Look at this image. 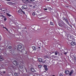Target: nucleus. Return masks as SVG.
<instances>
[{"mask_svg":"<svg viewBox=\"0 0 76 76\" xmlns=\"http://www.w3.org/2000/svg\"><path fill=\"white\" fill-rule=\"evenodd\" d=\"M60 22L62 24L60 23H58V25L59 26H60V27L66 28V26L67 25L66 24H65L64 23V22L62 20H60Z\"/></svg>","mask_w":76,"mask_h":76,"instance_id":"f257e3e1","label":"nucleus"},{"mask_svg":"<svg viewBox=\"0 0 76 76\" xmlns=\"http://www.w3.org/2000/svg\"><path fill=\"white\" fill-rule=\"evenodd\" d=\"M18 13L20 15H22V13L25 14V12L23 11L22 10H18Z\"/></svg>","mask_w":76,"mask_h":76,"instance_id":"f03ea898","label":"nucleus"},{"mask_svg":"<svg viewBox=\"0 0 76 76\" xmlns=\"http://www.w3.org/2000/svg\"><path fill=\"white\" fill-rule=\"evenodd\" d=\"M22 45H18V48L19 49H17V50L18 51H20L21 53H22V50H20V49L22 48Z\"/></svg>","mask_w":76,"mask_h":76,"instance_id":"7ed1b4c3","label":"nucleus"},{"mask_svg":"<svg viewBox=\"0 0 76 76\" xmlns=\"http://www.w3.org/2000/svg\"><path fill=\"white\" fill-rule=\"evenodd\" d=\"M63 20H65V21H66V22L67 24H69V23L68 20H67V17H63Z\"/></svg>","mask_w":76,"mask_h":76,"instance_id":"20e7f679","label":"nucleus"},{"mask_svg":"<svg viewBox=\"0 0 76 76\" xmlns=\"http://www.w3.org/2000/svg\"><path fill=\"white\" fill-rule=\"evenodd\" d=\"M23 9H25L27 8V6L26 5H23L22 7Z\"/></svg>","mask_w":76,"mask_h":76,"instance_id":"39448f33","label":"nucleus"},{"mask_svg":"<svg viewBox=\"0 0 76 76\" xmlns=\"http://www.w3.org/2000/svg\"><path fill=\"white\" fill-rule=\"evenodd\" d=\"M13 64L15 66L18 65V62L16 61H14L13 62Z\"/></svg>","mask_w":76,"mask_h":76,"instance_id":"423d86ee","label":"nucleus"},{"mask_svg":"<svg viewBox=\"0 0 76 76\" xmlns=\"http://www.w3.org/2000/svg\"><path fill=\"white\" fill-rule=\"evenodd\" d=\"M65 72L66 74L67 75V74H69V73H70V72H69V71L66 70H65Z\"/></svg>","mask_w":76,"mask_h":76,"instance_id":"0eeeda50","label":"nucleus"},{"mask_svg":"<svg viewBox=\"0 0 76 76\" xmlns=\"http://www.w3.org/2000/svg\"><path fill=\"white\" fill-rule=\"evenodd\" d=\"M38 18H39V19H41L42 18V14H39L38 15Z\"/></svg>","mask_w":76,"mask_h":76,"instance_id":"6e6552de","label":"nucleus"},{"mask_svg":"<svg viewBox=\"0 0 76 76\" xmlns=\"http://www.w3.org/2000/svg\"><path fill=\"white\" fill-rule=\"evenodd\" d=\"M71 44L72 45H76V43L74 42H72Z\"/></svg>","mask_w":76,"mask_h":76,"instance_id":"1a4fd4ad","label":"nucleus"},{"mask_svg":"<svg viewBox=\"0 0 76 76\" xmlns=\"http://www.w3.org/2000/svg\"><path fill=\"white\" fill-rule=\"evenodd\" d=\"M66 50H67V49L66 48L65 50L64 51V55H66V54L67 53V52L66 51Z\"/></svg>","mask_w":76,"mask_h":76,"instance_id":"9d476101","label":"nucleus"},{"mask_svg":"<svg viewBox=\"0 0 76 76\" xmlns=\"http://www.w3.org/2000/svg\"><path fill=\"white\" fill-rule=\"evenodd\" d=\"M73 7L72 6H70V7L69 8V10H73Z\"/></svg>","mask_w":76,"mask_h":76,"instance_id":"9b49d317","label":"nucleus"},{"mask_svg":"<svg viewBox=\"0 0 76 76\" xmlns=\"http://www.w3.org/2000/svg\"><path fill=\"white\" fill-rule=\"evenodd\" d=\"M38 60L39 62H42V60L41 58H39L38 59Z\"/></svg>","mask_w":76,"mask_h":76,"instance_id":"f8f14e48","label":"nucleus"},{"mask_svg":"<svg viewBox=\"0 0 76 76\" xmlns=\"http://www.w3.org/2000/svg\"><path fill=\"white\" fill-rule=\"evenodd\" d=\"M50 25H51L52 26H54V23H53V22H50Z\"/></svg>","mask_w":76,"mask_h":76,"instance_id":"ddd939ff","label":"nucleus"},{"mask_svg":"<svg viewBox=\"0 0 76 76\" xmlns=\"http://www.w3.org/2000/svg\"><path fill=\"white\" fill-rule=\"evenodd\" d=\"M15 76H19V74L17 73H15L14 74Z\"/></svg>","mask_w":76,"mask_h":76,"instance_id":"4468645a","label":"nucleus"},{"mask_svg":"<svg viewBox=\"0 0 76 76\" xmlns=\"http://www.w3.org/2000/svg\"><path fill=\"white\" fill-rule=\"evenodd\" d=\"M53 39L54 40V41H55V40H56V36H54L53 37Z\"/></svg>","mask_w":76,"mask_h":76,"instance_id":"2eb2a0df","label":"nucleus"},{"mask_svg":"<svg viewBox=\"0 0 76 76\" xmlns=\"http://www.w3.org/2000/svg\"><path fill=\"white\" fill-rule=\"evenodd\" d=\"M32 48L33 50H36V48L34 46H33L32 47Z\"/></svg>","mask_w":76,"mask_h":76,"instance_id":"dca6fc26","label":"nucleus"},{"mask_svg":"<svg viewBox=\"0 0 76 76\" xmlns=\"http://www.w3.org/2000/svg\"><path fill=\"white\" fill-rule=\"evenodd\" d=\"M48 9H49V10H52V8L50 7H47Z\"/></svg>","mask_w":76,"mask_h":76,"instance_id":"f3484780","label":"nucleus"},{"mask_svg":"<svg viewBox=\"0 0 76 76\" xmlns=\"http://www.w3.org/2000/svg\"><path fill=\"white\" fill-rule=\"evenodd\" d=\"M3 59L2 58V57L0 56V61H3Z\"/></svg>","mask_w":76,"mask_h":76,"instance_id":"a211bd4d","label":"nucleus"},{"mask_svg":"<svg viewBox=\"0 0 76 76\" xmlns=\"http://www.w3.org/2000/svg\"><path fill=\"white\" fill-rule=\"evenodd\" d=\"M73 74V72L72 71H71L69 74V76H71L72 75V74Z\"/></svg>","mask_w":76,"mask_h":76,"instance_id":"6ab92c4d","label":"nucleus"},{"mask_svg":"<svg viewBox=\"0 0 76 76\" xmlns=\"http://www.w3.org/2000/svg\"><path fill=\"white\" fill-rule=\"evenodd\" d=\"M7 16H9V17H10V16H11L8 13H7Z\"/></svg>","mask_w":76,"mask_h":76,"instance_id":"aec40b11","label":"nucleus"},{"mask_svg":"<svg viewBox=\"0 0 76 76\" xmlns=\"http://www.w3.org/2000/svg\"><path fill=\"white\" fill-rule=\"evenodd\" d=\"M19 67L20 68V69H23V66H19Z\"/></svg>","mask_w":76,"mask_h":76,"instance_id":"412c9836","label":"nucleus"},{"mask_svg":"<svg viewBox=\"0 0 76 76\" xmlns=\"http://www.w3.org/2000/svg\"><path fill=\"white\" fill-rule=\"evenodd\" d=\"M38 67L40 69L42 67V65H39L38 66Z\"/></svg>","mask_w":76,"mask_h":76,"instance_id":"4be33fe9","label":"nucleus"},{"mask_svg":"<svg viewBox=\"0 0 76 76\" xmlns=\"http://www.w3.org/2000/svg\"><path fill=\"white\" fill-rule=\"evenodd\" d=\"M36 15V13H35V12H33V13H32V15H33V16H35V15Z\"/></svg>","mask_w":76,"mask_h":76,"instance_id":"5701e85b","label":"nucleus"},{"mask_svg":"<svg viewBox=\"0 0 76 76\" xmlns=\"http://www.w3.org/2000/svg\"><path fill=\"white\" fill-rule=\"evenodd\" d=\"M7 20V18L6 17H4V21H6Z\"/></svg>","mask_w":76,"mask_h":76,"instance_id":"b1692460","label":"nucleus"},{"mask_svg":"<svg viewBox=\"0 0 76 76\" xmlns=\"http://www.w3.org/2000/svg\"><path fill=\"white\" fill-rule=\"evenodd\" d=\"M44 68H46L47 67V66L46 65H44Z\"/></svg>","mask_w":76,"mask_h":76,"instance_id":"393cba45","label":"nucleus"},{"mask_svg":"<svg viewBox=\"0 0 76 76\" xmlns=\"http://www.w3.org/2000/svg\"><path fill=\"white\" fill-rule=\"evenodd\" d=\"M74 60H75V61H76V57H75L74 58Z\"/></svg>","mask_w":76,"mask_h":76,"instance_id":"a878e982","label":"nucleus"},{"mask_svg":"<svg viewBox=\"0 0 76 76\" xmlns=\"http://www.w3.org/2000/svg\"><path fill=\"white\" fill-rule=\"evenodd\" d=\"M31 71H32V72H34V71H35V70H34V69L33 68H32L31 69Z\"/></svg>","mask_w":76,"mask_h":76,"instance_id":"bb28decb","label":"nucleus"},{"mask_svg":"<svg viewBox=\"0 0 76 76\" xmlns=\"http://www.w3.org/2000/svg\"><path fill=\"white\" fill-rule=\"evenodd\" d=\"M4 29H6L7 30V31H8V29L7 28L5 27H4Z\"/></svg>","mask_w":76,"mask_h":76,"instance_id":"cd10ccee","label":"nucleus"},{"mask_svg":"<svg viewBox=\"0 0 76 76\" xmlns=\"http://www.w3.org/2000/svg\"><path fill=\"white\" fill-rule=\"evenodd\" d=\"M12 46H10L8 47V48L9 49H11V48H12Z\"/></svg>","mask_w":76,"mask_h":76,"instance_id":"c85d7f7f","label":"nucleus"},{"mask_svg":"<svg viewBox=\"0 0 76 76\" xmlns=\"http://www.w3.org/2000/svg\"><path fill=\"white\" fill-rule=\"evenodd\" d=\"M45 70H48V68H45Z\"/></svg>","mask_w":76,"mask_h":76,"instance_id":"c756f323","label":"nucleus"},{"mask_svg":"<svg viewBox=\"0 0 76 76\" xmlns=\"http://www.w3.org/2000/svg\"><path fill=\"white\" fill-rule=\"evenodd\" d=\"M2 19H3V18H5V17H4V16L3 15H2Z\"/></svg>","mask_w":76,"mask_h":76,"instance_id":"7c9ffc66","label":"nucleus"},{"mask_svg":"<svg viewBox=\"0 0 76 76\" xmlns=\"http://www.w3.org/2000/svg\"><path fill=\"white\" fill-rule=\"evenodd\" d=\"M1 27H2L3 28H4V26H3V25H1Z\"/></svg>","mask_w":76,"mask_h":76,"instance_id":"2f4dec72","label":"nucleus"},{"mask_svg":"<svg viewBox=\"0 0 76 76\" xmlns=\"http://www.w3.org/2000/svg\"><path fill=\"white\" fill-rule=\"evenodd\" d=\"M56 53H58V54H60V53L59 52H58V51H56L55 52Z\"/></svg>","mask_w":76,"mask_h":76,"instance_id":"473e14b6","label":"nucleus"},{"mask_svg":"<svg viewBox=\"0 0 76 76\" xmlns=\"http://www.w3.org/2000/svg\"><path fill=\"white\" fill-rule=\"evenodd\" d=\"M42 63H45V61H42Z\"/></svg>","mask_w":76,"mask_h":76,"instance_id":"72a5a7b5","label":"nucleus"},{"mask_svg":"<svg viewBox=\"0 0 76 76\" xmlns=\"http://www.w3.org/2000/svg\"><path fill=\"white\" fill-rule=\"evenodd\" d=\"M59 76H63V75L62 74L60 73L59 74Z\"/></svg>","mask_w":76,"mask_h":76,"instance_id":"f704fd0d","label":"nucleus"},{"mask_svg":"<svg viewBox=\"0 0 76 76\" xmlns=\"http://www.w3.org/2000/svg\"><path fill=\"white\" fill-rule=\"evenodd\" d=\"M51 57H52V58H54V55L52 56Z\"/></svg>","mask_w":76,"mask_h":76,"instance_id":"c9c22d12","label":"nucleus"},{"mask_svg":"<svg viewBox=\"0 0 76 76\" xmlns=\"http://www.w3.org/2000/svg\"><path fill=\"white\" fill-rule=\"evenodd\" d=\"M70 38L71 39H73V37H70Z\"/></svg>","mask_w":76,"mask_h":76,"instance_id":"e433bc0d","label":"nucleus"},{"mask_svg":"<svg viewBox=\"0 0 76 76\" xmlns=\"http://www.w3.org/2000/svg\"><path fill=\"white\" fill-rule=\"evenodd\" d=\"M26 0H22V1L24 3H25V1H26Z\"/></svg>","mask_w":76,"mask_h":76,"instance_id":"4c0bfd02","label":"nucleus"},{"mask_svg":"<svg viewBox=\"0 0 76 76\" xmlns=\"http://www.w3.org/2000/svg\"><path fill=\"white\" fill-rule=\"evenodd\" d=\"M44 10H47V8H44Z\"/></svg>","mask_w":76,"mask_h":76,"instance_id":"58836bf2","label":"nucleus"},{"mask_svg":"<svg viewBox=\"0 0 76 76\" xmlns=\"http://www.w3.org/2000/svg\"><path fill=\"white\" fill-rule=\"evenodd\" d=\"M55 55H57V53L56 52H55Z\"/></svg>","mask_w":76,"mask_h":76,"instance_id":"ea45409f","label":"nucleus"},{"mask_svg":"<svg viewBox=\"0 0 76 76\" xmlns=\"http://www.w3.org/2000/svg\"><path fill=\"white\" fill-rule=\"evenodd\" d=\"M34 1L35 0H30L31 1Z\"/></svg>","mask_w":76,"mask_h":76,"instance_id":"a19ab883","label":"nucleus"},{"mask_svg":"<svg viewBox=\"0 0 76 76\" xmlns=\"http://www.w3.org/2000/svg\"><path fill=\"white\" fill-rule=\"evenodd\" d=\"M38 48H39V49H40L41 48V47H38Z\"/></svg>","mask_w":76,"mask_h":76,"instance_id":"79ce46f5","label":"nucleus"},{"mask_svg":"<svg viewBox=\"0 0 76 76\" xmlns=\"http://www.w3.org/2000/svg\"><path fill=\"white\" fill-rule=\"evenodd\" d=\"M26 51V53H25V54H27V52H26V51Z\"/></svg>","mask_w":76,"mask_h":76,"instance_id":"37998d69","label":"nucleus"},{"mask_svg":"<svg viewBox=\"0 0 76 76\" xmlns=\"http://www.w3.org/2000/svg\"><path fill=\"white\" fill-rule=\"evenodd\" d=\"M3 73H6V72L5 71L3 72Z\"/></svg>","mask_w":76,"mask_h":76,"instance_id":"c03bdc74","label":"nucleus"},{"mask_svg":"<svg viewBox=\"0 0 76 76\" xmlns=\"http://www.w3.org/2000/svg\"><path fill=\"white\" fill-rule=\"evenodd\" d=\"M30 7H32V5H30Z\"/></svg>","mask_w":76,"mask_h":76,"instance_id":"a18cd8bd","label":"nucleus"},{"mask_svg":"<svg viewBox=\"0 0 76 76\" xmlns=\"http://www.w3.org/2000/svg\"><path fill=\"white\" fill-rule=\"evenodd\" d=\"M0 37V41H1V37Z\"/></svg>","mask_w":76,"mask_h":76,"instance_id":"49530a36","label":"nucleus"},{"mask_svg":"<svg viewBox=\"0 0 76 76\" xmlns=\"http://www.w3.org/2000/svg\"><path fill=\"white\" fill-rule=\"evenodd\" d=\"M6 1H10V0H5Z\"/></svg>","mask_w":76,"mask_h":76,"instance_id":"de8ad7c7","label":"nucleus"},{"mask_svg":"<svg viewBox=\"0 0 76 76\" xmlns=\"http://www.w3.org/2000/svg\"><path fill=\"white\" fill-rule=\"evenodd\" d=\"M35 6H33V8H35Z\"/></svg>","mask_w":76,"mask_h":76,"instance_id":"09e8293b","label":"nucleus"},{"mask_svg":"<svg viewBox=\"0 0 76 76\" xmlns=\"http://www.w3.org/2000/svg\"><path fill=\"white\" fill-rule=\"evenodd\" d=\"M4 43V44H7V43H6V42H5Z\"/></svg>","mask_w":76,"mask_h":76,"instance_id":"8fccbe9b","label":"nucleus"},{"mask_svg":"<svg viewBox=\"0 0 76 76\" xmlns=\"http://www.w3.org/2000/svg\"><path fill=\"white\" fill-rule=\"evenodd\" d=\"M3 11H5V10H3Z\"/></svg>","mask_w":76,"mask_h":76,"instance_id":"3c124183","label":"nucleus"},{"mask_svg":"<svg viewBox=\"0 0 76 76\" xmlns=\"http://www.w3.org/2000/svg\"><path fill=\"white\" fill-rule=\"evenodd\" d=\"M6 42L7 43V41H6Z\"/></svg>","mask_w":76,"mask_h":76,"instance_id":"603ef678","label":"nucleus"},{"mask_svg":"<svg viewBox=\"0 0 76 76\" xmlns=\"http://www.w3.org/2000/svg\"><path fill=\"white\" fill-rule=\"evenodd\" d=\"M49 1V0H47V1Z\"/></svg>","mask_w":76,"mask_h":76,"instance_id":"864d4df0","label":"nucleus"},{"mask_svg":"<svg viewBox=\"0 0 76 76\" xmlns=\"http://www.w3.org/2000/svg\"><path fill=\"white\" fill-rule=\"evenodd\" d=\"M52 53H54V52Z\"/></svg>","mask_w":76,"mask_h":76,"instance_id":"5fc2aeb1","label":"nucleus"}]
</instances>
